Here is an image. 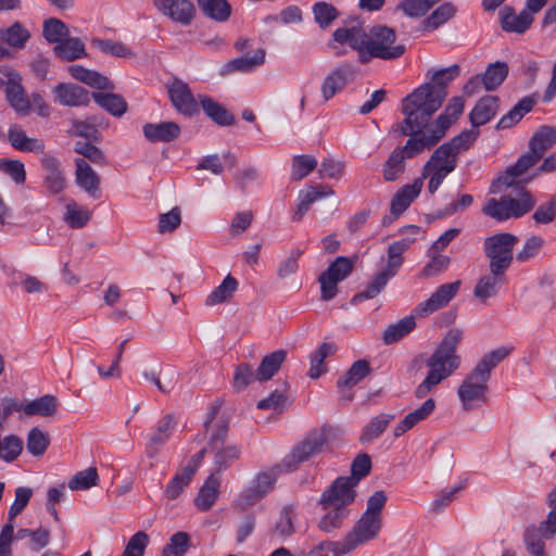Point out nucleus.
<instances>
[{
    "label": "nucleus",
    "mask_w": 556,
    "mask_h": 556,
    "mask_svg": "<svg viewBox=\"0 0 556 556\" xmlns=\"http://www.w3.org/2000/svg\"><path fill=\"white\" fill-rule=\"evenodd\" d=\"M460 281L444 283L440 286L431 296L425 302L419 303L416 307L418 316H427L444 306H446L452 299L456 296L460 288Z\"/></svg>",
    "instance_id": "17"
},
{
    "label": "nucleus",
    "mask_w": 556,
    "mask_h": 556,
    "mask_svg": "<svg viewBox=\"0 0 556 556\" xmlns=\"http://www.w3.org/2000/svg\"><path fill=\"white\" fill-rule=\"evenodd\" d=\"M325 515L318 521V528L326 532L331 533L343 526L344 520L349 517L350 509L344 507L319 505Z\"/></svg>",
    "instance_id": "34"
},
{
    "label": "nucleus",
    "mask_w": 556,
    "mask_h": 556,
    "mask_svg": "<svg viewBox=\"0 0 556 556\" xmlns=\"http://www.w3.org/2000/svg\"><path fill=\"white\" fill-rule=\"evenodd\" d=\"M498 110V98L494 96L482 97L469 113V119L473 127H479L490 122Z\"/></svg>",
    "instance_id": "28"
},
{
    "label": "nucleus",
    "mask_w": 556,
    "mask_h": 556,
    "mask_svg": "<svg viewBox=\"0 0 556 556\" xmlns=\"http://www.w3.org/2000/svg\"><path fill=\"white\" fill-rule=\"evenodd\" d=\"M370 372V365L365 359L356 361L350 369L337 382V387L342 390L344 388H352L363 380Z\"/></svg>",
    "instance_id": "46"
},
{
    "label": "nucleus",
    "mask_w": 556,
    "mask_h": 556,
    "mask_svg": "<svg viewBox=\"0 0 556 556\" xmlns=\"http://www.w3.org/2000/svg\"><path fill=\"white\" fill-rule=\"evenodd\" d=\"M396 34L393 28L382 25L372 26L367 33L366 54L363 64L371 59L395 60L405 52L403 45H395Z\"/></svg>",
    "instance_id": "4"
},
{
    "label": "nucleus",
    "mask_w": 556,
    "mask_h": 556,
    "mask_svg": "<svg viewBox=\"0 0 556 556\" xmlns=\"http://www.w3.org/2000/svg\"><path fill=\"white\" fill-rule=\"evenodd\" d=\"M214 452V471L212 473H219L232 465L233 462L239 459L241 451L237 445L220 446L212 450Z\"/></svg>",
    "instance_id": "45"
},
{
    "label": "nucleus",
    "mask_w": 556,
    "mask_h": 556,
    "mask_svg": "<svg viewBox=\"0 0 556 556\" xmlns=\"http://www.w3.org/2000/svg\"><path fill=\"white\" fill-rule=\"evenodd\" d=\"M238 281L228 274L222 283L217 286L205 299L206 306H215L228 302L238 289Z\"/></svg>",
    "instance_id": "38"
},
{
    "label": "nucleus",
    "mask_w": 556,
    "mask_h": 556,
    "mask_svg": "<svg viewBox=\"0 0 556 556\" xmlns=\"http://www.w3.org/2000/svg\"><path fill=\"white\" fill-rule=\"evenodd\" d=\"M168 94L175 109L186 115L193 116L199 112V105L189 86L181 79L175 78L168 84Z\"/></svg>",
    "instance_id": "16"
},
{
    "label": "nucleus",
    "mask_w": 556,
    "mask_h": 556,
    "mask_svg": "<svg viewBox=\"0 0 556 556\" xmlns=\"http://www.w3.org/2000/svg\"><path fill=\"white\" fill-rule=\"evenodd\" d=\"M556 143V129L552 126H541L531 137L529 151L523 153L517 162L502 173L493 182L498 187H511L529 168L533 167Z\"/></svg>",
    "instance_id": "3"
},
{
    "label": "nucleus",
    "mask_w": 556,
    "mask_h": 556,
    "mask_svg": "<svg viewBox=\"0 0 556 556\" xmlns=\"http://www.w3.org/2000/svg\"><path fill=\"white\" fill-rule=\"evenodd\" d=\"M99 476L97 468L89 467L76 472L68 481V488L73 491L87 490L98 484Z\"/></svg>",
    "instance_id": "62"
},
{
    "label": "nucleus",
    "mask_w": 556,
    "mask_h": 556,
    "mask_svg": "<svg viewBox=\"0 0 556 556\" xmlns=\"http://www.w3.org/2000/svg\"><path fill=\"white\" fill-rule=\"evenodd\" d=\"M333 194L334 191L332 190V188L324 185L311 187L307 190L302 191L300 193V201L298 204V208L294 215L292 216V220L300 222L314 202H316L320 198Z\"/></svg>",
    "instance_id": "31"
},
{
    "label": "nucleus",
    "mask_w": 556,
    "mask_h": 556,
    "mask_svg": "<svg viewBox=\"0 0 556 556\" xmlns=\"http://www.w3.org/2000/svg\"><path fill=\"white\" fill-rule=\"evenodd\" d=\"M176 426L177 421L174 415L167 414L161 418V420L157 424L156 431L150 438L147 451V455L149 457L152 458L155 456L157 447L164 444L169 439Z\"/></svg>",
    "instance_id": "30"
},
{
    "label": "nucleus",
    "mask_w": 556,
    "mask_h": 556,
    "mask_svg": "<svg viewBox=\"0 0 556 556\" xmlns=\"http://www.w3.org/2000/svg\"><path fill=\"white\" fill-rule=\"evenodd\" d=\"M535 199L529 191L520 189L516 198L504 195L500 199H489L482 212L498 222H504L526 215L535 206Z\"/></svg>",
    "instance_id": "5"
},
{
    "label": "nucleus",
    "mask_w": 556,
    "mask_h": 556,
    "mask_svg": "<svg viewBox=\"0 0 556 556\" xmlns=\"http://www.w3.org/2000/svg\"><path fill=\"white\" fill-rule=\"evenodd\" d=\"M505 281V274H495L490 271V275L482 276L475 289L473 294L482 303H485L488 299L496 295L500 286Z\"/></svg>",
    "instance_id": "36"
},
{
    "label": "nucleus",
    "mask_w": 556,
    "mask_h": 556,
    "mask_svg": "<svg viewBox=\"0 0 556 556\" xmlns=\"http://www.w3.org/2000/svg\"><path fill=\"white\" fill-rule=\"evenodd\" d=\"M65 210L64 220L74 229L86 226L91 217V213L87 208L80 207L74 201L68 202Z\"/></svg>",
    "instance_id": "56"
},
{
    "label": "nucleus",
    "mask_w": 556,
    "mask_h": 556,
    "mask_svg": "<svg viewBox=\"0 0 556 556\" xmlns=\"http://www.w3.org/2000/svg\"><path fill=\"white\" fill-rule=\"evenodd\" d=\"M456 13L455 7L451 2H444L438 7L424 22L427 29H437L439 26L451 20Z\"/></svg>",
    "instance_id": "59"
},
{
    "label": "nucleus",
    "mask_w": 556,
    "mask_h": 556,
    "mask_svg": "<svg viewBox=\"0 0 556 556\" xmlns=\"http://www.w3.org/2000/svg\"><path fill=\"white\" fill-rule=\"evenodd\" d=\"M334 41L343 45L348 43L353 50L358 52V60L363 63V54H366L367 33L361 26L342 27L333 31Z\"/></svg>",
    "instance_id": "23"
},
{
    "label": "nucleus",
    "mask_w": 556,
    "mask_h": 556,
    "mask_svg": "<svg viewBox=\"0 0 556 556\" xmlns=\"http://www.w3.org/2000/svg\"><path fill=\"white\" fill-rule=\"evenodd\" d=\"M8 140L15 150L22 152L43 153L46 149V144L42 139L28 137L23 128L16 124L9 128Z\"/></svg>",
    "instance_id": "25"
},
{
    "label": "nucleus",
    "mask_w": 556,
    "mask_h": 556,
    "mask_svg": "<svg viewBox=\"0 0 556 556\" xmlns=\"http://www.w3.org/2000/svg\"><path fill=\"white\" fill-rule=\"evenodd\" d=\"M395 418V415L382 413L375 416L363 429L359 441L367 443L380 437V434L387 429L390 422Z\"/></svg>",
    "instance_id": "42"
},
{
    "label": "nucleus",
    "mask_w": 556,
    "mask_h": 556,
    "mask_svg": "<svg viewBox=\"0 0 556 556\" xmlns=\"http://www.w3.org/2000/svg\"><path fill=\"white\" fill-rule=\"evenodd\" d=\"M75 181L91 198L100 195V177L85 159L75 160Z\"/></svg>",
    "instance_id": "21"
},
{
    "label": "nucleus",
    "mask_w": 556,
    "mask_h": 556,
    "mask_svg": "<svg viewBox=\"0 0 556 556\" xmlns=\"http://www.w3.org/2000/svg\"><path fill=\"white\" fill-rule=\"evenodd\" d=\"M460 74L457 64L440 68L429 70L427 77L430 81L416 88L402 101V112L406 115V124L425 125L444 102L447 85Z\"/></svg>",
    "instance_id": "1"
},
{
    "label": "nucleus",
    "mask_w": 556,
    "mask_h": 556,
    "mask_svg": "<svg viewBox=\"0 0 556 556\" xmlns=\"http://www.w3.org/2000/svg\"><path fill=\"white\" fill-rule=\"evenodd\" d=\"M277 479V473L274 470L260 472L255 480L250 494L248 495L247 503L254 504L264 497L274 489V484Z\"/></svg>",
    "instance_id": "39"
},
{
    "label": "nucleus",
    "mask_w": 556,
    "mask_h": 556,
    "mask_svg": "<svg viewBox=\"0 0 556 556\" xmlns=\"http://www.w3.org/2000/svg\"><path fill=\"white\" fill-rule=\"evenodd\" d=\"M508 64L506 62L496 61L491 63L483 74H481L483 88L486 91L495 90L503 84L508 75Z\"/></svg>",
    "instance_id": "40"
},
{
    "label": "nucleus",
    "mask_w": 556,
    "mask_h": 556,
    "mask_svg": "<svg viewBox=\"0 0 556 556\" xmlns=\"http://www.w3.org/2000/svg\"><path fill=\"white\" fill-rule=\"evenodd\" d=\"M40 164L45 172L43 187L46 191L50 195H56L63 192L66 188L67 180L59 159L51 154H43Z\"/></svg>",
    "instance_id": "14"
},
{
    "label": "nucleus",
    "mask_w": 556,
    "mask_h": 556,
    "mask_svg": "<svg viewBox=\"0 0 556 556\" xmlns=\"http://www.w3.org/2000/svg\"><path fill=\"white\" fill-rule=\"evenodd\" d=\"M0 38L9 46L22 49L29 40L30 33L20 22H15L10 27L0 30Z\"/></svg>",
    "instance_id": "49"
},
{
    "label": "nucleus",
    "mask_w": 556,
    "mask_h": 556,
    "mask_svg": "<svg viewBox=\"0 0 556 556\" xmlns=\"http://www.w3.org/2000/svg\"><path fill=\"white\" fill-rule=\"evenodd\" d=\"M355 488L346 477H339L323 492L318 505L349 508L355 501Z\"/></svg>",
    "instance_id": "12"
},
{
    "label": "nucleus",
    "mask_w": 556,
    "mask_h": 556,
    "mask_svg": "<svg viewBox=\"0 0 556 556\" xmlns=\"http://www.w3.org/2000/svg\"><path fill=\"white\" fill-rule=\"evenodd\" d=\"M295 508L293 505H286L280 513L278 520L275 523V527L271 529V536L283 539L290 536L294 532V518H295Z\"/></svg>",
    "instance_id": "47"
},
{
    "label": "nucleus",
    "mask_w": 556,
    "mask_h": 556,
    "mask_svg": "<svg viewBox=\"0 0 556 556\" xmlns=\"http://www.w3.org/2000/svg\"><path fill=\"white\" fill-rule=\"evenodd\" d=\"M413 241L410 239H402L391 243L388 248V261L386 270L396 275L403 264V253L409 248Z\"/></svg>",
    "instance_id": "51"
},
{
    "label": "nucleus",
    "mask_w": 556,
    "mask_h": 556,
    "mask_svg": "<svg viewBox=\"0 0 556 556\" xmlns=\"http://www.w3.org/2000/svg\"><path fill=\"white\" fill-rule=\"evenodd\" d=\"M355 70L350 64H341L332 71L323 81L321 92L325 101L331 99L338 91L344 88L349 80L354 79Z\"/></svg>",
    "instance_id": "20"
},
{
    "label": "nucleus",
    "mask_w": 556,
    "mask_h": 556,
    "mask_svg": "<svg viewBox=\"0 0 556 556\" xmlns=\"http://www.w3.org/2000/svg\"><path fill=\"white\" fill-rule=\"evenodd\" d=\"M327 433L324 428L311 431L303 441L296 444L285 464L289 470L295 469L301 463L308 460L312 456L319 454L326 442Z\"/></svg>",
    "instance_id": "11"
},
{
    "label": "nucleus",
    "mask_w": 556,
    "mask_h": 556,
    "mask_svg": "<svg viewBox=\"0 0 556 556\" xmlns=\"http://www.w3.org/2000/svg\"><path fill=\"white\" fill-rule=\"evenodd\" d=\"M286 357L287 352L285 350H277L264 356L260 366L255 370V379L261 382L271 379L286 361Z\"/></svg>",
    "instance_id": "35"
},
{
    "label": "nucleus",
    "mask_w": 556,
    "mask_h": 556,
    "mask_svg": "<svg viewBox=\"0 0 556 556\" xmlns=\"http://www.w3.org/2000/svg\"><path fill=\"white\" fill-rule=\"evenodd\" d=\"M92 46L103 53L117 58H132L135 53L131 49L121 41L110 39L93 38Z\"/></svg>",
    "instance_id": "54"
},
{
    "label": "nucleus",
    "mask_w": 556,
    "mask_h": 556,
    "mask_svg": "<svg viewBox=\"0 0 556 556\" xmlns=\"http://www.w3.org/2000/svg\"><path fill=\"white\" fill-rule=\"evenodd\" d=\"M54 54L62 61L72 62L87 56L85 43L77 37H66L53 48Z\"/></svg>",
    "instance_id": "32"
},
{
    "label": "nucleus",
    "mask_w": 556,
    "mask_h": 556,
    "mask_svg": "<svg viewBox=\"0 0 556 556\" xmlns=\"http://www.w3.org/2000/svg\"><path fill=\"white\" fill-rule=\"evenodd\" d=\"M42 34L48 42L58 45L70 36V30L61 20L51 17L45 21Z\"/></svg>",
    "instance_id": "55"
},
{
    "label": "nucleus",
    "mask_w": 556,
    "mask_h": 556,
    "mask_svg": "<svg viewBox=\"0 0 556 556\" xmlns=\"http://www.w3.org/2000/svg\"><path fill=\"white\" fill-rule=\"evenodd\" d=\"M510 351L511 350L508 348L493 350L486 353L475 368L480 369L482 374H485V376L490 378L491 371L509 355Z\"/></svg>",
    "instance_id": "61"
},
{
    "label": "nucleus",
    "mask_w": 556,
    "mask_h": 556,
    "mask_svg": "<svg viewBox=\"0 0 556 556\" xmlns=\"http://www.w3.org/2000/svg\"><path fill=\"white\" fill-rule=\"evenodd\" d=\"M463 332L460 329H451L434 352L427 357L428 367L426 378L415 388L414 395L418 400L427 397L443 380L448 378L460 365V357L456 353Z\"/></svg>",
    "instance_id": "2"
},
{
    "label": "nucleus",
    "mask_w": 556,
    "mask_h": 556,
    "mask_svg": "<svg viewBox=\"0 0 556 556\" xmlns=\"http://www.w3.org/2000/svg\"><path fill=\"white\" fill-rule=\"evenodd\" d=\"M547 504L551 508L547 517L538 528L543 532V536L548 540L556 534V490H552L547 496Z\"/></svg>",
    "instance_id": "64"
},
{
    "label": "nucleus",
    "mask_w": 556,
    "mask_h": 556,
    "mask_svg": "<svg viewBox=\"0 0 556 556\" xmlns=\"http://www.w3.org/2000/svg\"><path fill=\"white\" fill-rule=\"evenodd\" d=\"M416 326L413 316H406L395 324L389 325L383 333L386 344H393L408 334Z\"/></svg>",
    "instance_id": "50"
},
{
    "label": "nucleus",
    "mask_w": 556,
    "mask_h": 556,
    "mask_svg": "<svg viewBox=\"0 0 556 556\" xmlns=\"http://www.w3.org/2000/svg\"><path fill=\"white\" fill-rule=\"evenodd\" d=\"M265 55L266 52L264 49H257L254 51L252 56H240L230 60L224 65L222 74L226 75L233 72H252L253 70L265 63Z\"/></svg>",
    "instance_id": "33"
},
{
    "label": "nucleus",
    "mask_w": 556,
    "mask_h": 556,
    "mask_svg": "<svg viewBox=\"0 0 556 556\" xmlns=\"http://www.w3.org/2000/svg\"><path fill=\"white\" fill-rule=\"evenodd\" d=\"M50 443L48 433L43 432L38 427H34L29 430L26 440L27 451L33 456H41L47 451Z\"/></svg>",
    "instance_id": "58"
},
{
    "label": "nucleus",
    "mask_w": 556,
    "mask_h": 556,
    "mask_svg": "<svg viewBox=\"0 0 556 556\" xmlns=\"http://www.w3.org/2000/svg\"><path fill=\"white\" fill-rule=\"evenodd\" d=\"M314 20L323 29L328 28L339 16V11L331 3L319 1L312 8Z\"/></svg>",
    "instance_id": "57"
},
{
    "label": "nucleus",
    "mask_w": 556,
    "mask_h": 556,
    "mask_svg": "<svg viewBox=\"0 0 556 556\" xmlns=\"http://www.w3.org/2000/svg\"><path fill=\"white\" fill-rule=\"evenodd\" d=\"M199 102L205 114L219 126H229L235 122V116L223 105L206 96H199Z\"/></svg>",
    "instance_id": "37"
},
{
    "label": "nucleus",
    "mask_w": 556,
    "mask_h": 556,
    "mask_svg": "<svg viewBox=\"0 0 556 556\" xmlns=\"http://www.w3.org/2000/svg\"><path fill=\"white\" fill-rule=\"evenodd\" d=\"M428 123L425 125L406 124V117L400 125V132L402 136H409L405 146L397 147L407 159H413L425 150H430L438 143V137H431L429 132L425 131Z\"/></svg>",
    "instance_id": "10"
},
{
    "label": "nucleus",
    "mask_w": 556,
    "mask_h": 556,
    "mask_svg": "<svg viewBox=\"0 0 556 556\" xmlns=\"http://www.w3.org/2000/svg\"><path fill=\"white\" fill-rule=\"evenodd\" d=\"M406 156L402 150L395 148L382 166V175L386 181H395L404 173L406 168Z\"/></svg>",
    "instance_id": "41"
},
{
    "label": "nucleus",
    "mask_w": 556,
    "mask_h": 556,
    "mask_svg": "<svg viewBox=\"0 0 556 556\" xmlns=\"http://www.w3.org/2000/svg\"><path fill=\"white\" fill-rule=\"evenodd\" d=\"M94 101L114 116H122L127 110L126 101L115 93H93Z\"/></svg>",
    "instance_id": "53"
},
{
    "label": "nucleus",
    "mask_w": 556,
    "mask_h": 556,
    "mask_svg": "<svg viewBox=\"0 0 556 556\" xmlns=\"http://www.w3.org/2000/svg\"><path fill=\"white\" fill-rule=\"evenodd\" d=\"M22 78L16 72L8 75V83L5 86V96L10 105L20 114L28 115L30 112V101L26 96L25 90L21 84Z\"/></svg>",
    "instance_id": "19"
},
{
    "label": "nucleus",
    "mask_w": 556,
    "mask_h": 556,
    "mask_svg": "<svg viewBox=\"0 0 556 556\" xmlns=\"http://www.w3.org/2000/svg\"><path fill=\"white\" fill-rule=\"evenodd\" d=\"M192 477L193 476L191 468H179V470L175 473L172 480L167 483L164 491L165 496L170 501L176 500L190 484Z\"/></svg>",
    "instance_id": "52"
},
{
    "label": "nucleus",
    "mask_w": 556,
    "mask_h": 556,
    "mask_svg": "<svg viewBox=\"0 0 556 556\" xmlns=\"http://www.w3.org/2000/svg\"><path fill=\"white\" fill-rule=\"evenodd\" d=\"M543 532L538 527H529L525 532V544L532 556H546Z\"/></svg>",
    "instance_id": "63"
},
{
    "label": "nucleus",
    "mask_w": 556,
    "mask_h": 556,
    "mask_svg": "<svg viewBox=\"0 0 556 556\" xmlns=\"http://www.w3.org/2000/svg\"><path fill=\"white\" fill-rule=\"evenodd\" d=\"M424 187L422 178H416L413 184L405 185L396 191L391 201V215L397 218L419 195Z\"/></svg>",
    "instance_id": "24"
},
{
    "label": "nucleus",
    "mask_w": 556,
    "mask_h": 556,
    "mask_svg": "<svg viewBox=\"0 0 556 556\" xmlns=\"http://www.w3.org/2000/svg\"><path fill=\"white\" fill-rule=\"evenodd\" d=\"M220 488V477L211 473L194 497V505L201 511H207L215 504Z\"/></svg>",
    "instance_id": "27"
},
{
    "label": "nucleus",
    "mask_w": 556,
    "mask_h": 556,
    "mask_svg": "<svg viewBox=\"0 0 556 556\" xmlns=\"http://www.w3.org/2000/svg\"><path fill=\"white\" fill-rule=\"evenodd\" d=\"M201 11L212 20L225 22L231 14V5L227 0H197Z\"/></svg>",
    "instance_id": "43"
},
{
    "label": "nucleus",
    "mask_w": 556,
    "mask_h": 556,
    "mask_svg": "<svg viewBox=\"0 0 556 556\" xmlns=\"http://www.w3.org/2000/svg\"><path fill=\"white\" fill-rule=\"evenodd\" d=\"M534 100L531 97L522 98L507 114H505L497 123L496 128H509L518 123L525 114L530 112L534 106Z\"/></svg>",
    "instance_id": "44"
},
{
    "label": "nucleus",
    "mask_w": 556,
    "mask_h": 556,
    "mask_svg": "<svg viewBox=\"0 0 556 556\" xmlns=\"http://www.w3.org/2000/svg\"><path fill=\"white\" fill-rule=\"evenodd\" d=\"M52 92L54 101L64 106H85L90 102L89 91L75 84H58Z\"/></svg>",
    "instance_id": "18"
},
{
    "label": "nucleus",
    "mask_w": 556,
    "mask_h": 556,
    "mask_svg": "<svg viewBox=\"0 0 556 556\" xmlns=\"http://www.w3.org/2000/svg\"><path fill=\"white\" fill-rule=\"evenodd\" d=\"M490 380L480 369L473 368L462 381L457 394L463 404L464 410H471L479 406V403H486V392Z\"/></svg>",
    "instance_id": "8"
},
{
    "label": "nucleus",
    "mask_w": 556,
    "mask_h": 556,
    "mask_svg": "<svg viewBox=\"0 0 556 556\" xmlns=\"http://www.w3.org/2000/svg\"><path fill=\"white\" fill-rule=\"evenodd\" d=\"M142 130L150 142H170L180 135V127L175 122L148 123Z\"/></svg>",
    "instance_id": "26"
},
{
    "label": "nucleus",
    "mask_w": 556,
    "mask_h": 556,
    "mask_svg": "<svg viewBox=\"0 0 556 556\" xmlns=\"http://www.w3.org/2000/svg\"><path fill=\"white\" fill-rule=\"evenodd\" d=\"M517 242V236L509 232L496 233L484 239L483 251L490 261V271L506 273L513 263L514 248Z\"/></svg>",
    "instance_id": "6"
},
{
    "label": "nucleus",
    "mask_w": 556,
    "mask_h": 556,
    "mask_svg": "<svg viewBox=\"0 0 556 556\" xmlns=\"http://www.w3.org/2000/svg\"><path fill=\"white\" fill-rule=\"evenodd\" d=\"M59 407L58 399L52 394H45L25 404L24 415L27 417H54Z\"/></svg>",
    "instance_id": "29"
},
{
    "label": "nucleus",
    "mask_w": 556,
    "mask_h": 556,
    "mask_svg": "<svg viewBox=\"0 0 556 556\" xmlns=\"http://www.w3.org/2000/svg\"><path fill=\"white\" fill-rule=\"evenodd\" d=\"M336 351L337 346L334 344L325 342L311 355L308 376L312 379H317L327 371L324 361L326 357L333 355Z\"/></svg>",
    "instance_id": "48"
},
{
    "label": "nucleus",
    "mask_w": 556,
    "mask_h": 556,
    "mask_svg": "<svg viewBox=\"0 0 556 556\" xmlns=\"http://www.w3.org/2000/svg\"><path fill=\"white\" fill-rule=\"evenodd\" d=\"M381 527V517H372L363 514L359 520L355 523L353 531L346 535L348 549H354L358 545L376 539Z\"/></svg>",
    "instance_id": "13"
},
{
    "label": "nucleus",
    "mask_w": 556,
    "mask_h": 556,
    "mask_svg": "<svg viewBox=\"0 0 556 556\" xmlns=\"http://www.w3.org/2000/svg\"><path fill=\"white\" fill-rule=\"evenodd\" d=\"M501 26L506 33L523 34L532 25L534 17L526 9L519 14L511 7H504L500 11Z\"/></svg>",
    "instance_id": "22"
},
{
    "label": "nucleus",
    "mask_w": 556,
    "mask_h": 556,
    "mask_svg": "<svg viewBox=\"0 0 556 556\" xmlns=\"http://www.w3.org/2000/svg\"><path fill=\"white\" fill-rule=\"evenodd\" d=\"M190 547V536L187 532L179 531L169 538V542L163 547L162 556H184Z\"/></svg>",
    "instance_id": "60"
},
{
    "label": "nucleus",
    "mask_w": 556,
    "mask_h": 556,
    "mask_svg": "<svg viewBox=\"0 0 556 556\" xmlns=\"http://www.w3.org/2000/svg\"><path fill=\"white\" fill-rule=\"evenodd\" d=\"M444 144L437 148L422 166V181L429 178L428 191L433 194L441 187L444 179L457 167V156Z\"/></svg>",
    "instance_id": "7"
},
{
    "label": "nucleus",
    "mask_w": 556,
    "mask_h": 556,
    "mask_svg": "<svg viewBox=\"0 0 556 556\" xmlns=\"http://www.w3.org/2000/svg\"><path fill=\"white\" fill-rule=\"evenodd\" d=\"M157 11L181 25H189L195 16V7L190 0H153Z\"/></svg>",
    "instance_id": "15"
},
{
    "label": "nucleus",
    "mask_w": 556,
    "mask_h": 556,
    "mask_svg": "<svg viewBox=\"0 0 556 556\" xmlns=\"http://www.w3.org/2000/svg\"><path fill=\"white\" fill-rule=\"evenodd\" d=\"M355 261L345 256H338L324 271L318 281L320 283L321 300L330 301L338 293V283L343 281L353 271Z\"/></svg>",
    "instance_id": "9"
}]
</instances>
